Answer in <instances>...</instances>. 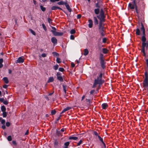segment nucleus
Here are the masks:
<instances>
[{
  "label": "nucleus",
  "instance_id": "9",
  "mask_svg": "<svg viewBox=\"0 0 148 148\" xmlns=\"http://www.w3.org/2000/svg\"><path fill=\"white\" fill-rule=\"evenodd\" d=\"M51 41L53 44L54 45H56L57 43V40L55 37H53L51 38Z\"/></svg>",
  "mask_w": 148,
  "mask_h": 148
},
{
  "label": "nucleus",
  "instance_id": "42",
  "mask_svg": "<svg viewBox=\"0 0 148 148\" xmlns=\"http://www.w3.org/2000/svg\"><path fill=\"white\" fill-rule=\"evenodd\" d=\"M56 111L54 109L51 111V113L52 115H54L56 113Z\"/></svg>",
  "mask_w": 148,
  "mask_h": 148
},
{
  "label": "nucleus",
  "instance_id": "3",
  "mask_svg": "<svg viewBox=\"0 0 148 148\" xmlns=\"http://www.w3.org/2000/svg\"><path fill=\"white\" fill-rule=\"evenodd\" d=\"M146 39H141L142 42V48L141 50H145V47H146L147 49L148 47V44L147 41H146Z\"/></svg>",
  "mask_w": 148,
  "mask_h": 148
},
{
  "label": "nucleus",
  "instance_id": "57",
  "mask_svg": "<svg viewBox=\"0 0 148 148\" xmlns=\"http://www.w3.org/2000/svg\"><path fill=\"white\" fill-rule=\"evenodd\" d=\"M3 103L5 105H7L8 103V102L7 100L4 101Z\"/></svg>",
  "mask_w": 148,
  "mask_h": 148
},
{
  "label": "nucleus",
  "instance_id": "63",
  "mask_svg": "<svg viewBox=\"0 0 148 148\" xmlns=\"http://www.w3.org/2000/svg\"><path fill=\"white\" fill-rule=\"evenodd\" d=\"M95 92V90H91L90 92V95H92Z\"/></svg>",
  "mask_w": 148,
  "mask_h": 148
},
{
  "label": "nucleus",
  "instance_id": "14",
  "mask_svg": "<svg viewBox=\"0 0 148 148\" xmlns=\"http://www.w3.org/2000/svg\"><path fill=\"white\" fill-rule=\"evenodd\" d=\"M70 142L67 141L65 142L64 143L63 148H69L68 147L69 145Z\"/></svg>",
  "mask_w": 148,
  "mask_h": 148
},
{
  "label": "nucleus",
  "instance_id": "25",
  "mask_svg": "<svg viewBox=\"0 0 148 148\" xmlns=\"http://www.w3.org/2000/svg\"><path fill=\"white\" fill-rule=\"evenodd\" d=\"M62 86H63L64 92V93H65V94H66V88H67V86L66 85H62Z\"/></svg>",
  "mask_w": 148,
  "mask_h": 148
},
{
  "label": "nucleus",
  "instance_id": "53",
  "mask_svg": "<svg viewBox=\"0 0 148 148\" xmlns=\"http://www.w3.org/2000/svg\"><path fill=\"white\" fill-rule=\"evenodd\" d=\"M51 9L52 10H57V6H53L51 7Z\"/></svg>",
  "mask_w": 148,
  "mask_h": 148
},
{
  "label": "nucleus",
  "instance_id": "2",
  "mask_svg": "<svg viewBox=\"0 0 148 148\" xmlns=\"http://www.w3.org/2000/svg\"><path fill=\"white\" fill-rule=\"evenodd\" d=\"M103 74L100 73L99 75L97 77V78L95 79V81L99 83V85H101L104 82V80L102 79Z\"/></svg>",
  "mask_w": 148,
  "mask_h": 148
},
{
  "label": "nucleus",
  "instance_id": "49",
  "mask_svg": "<svg viewBox=\"0 0 148 148\" xmlns=\"http://www.w3.org/2000/svg\"><path fill=\"white\" fill-rule=\"evenodd\" d=\"M30 31L31 33L34 35H36V33L35 32L33 31L32 29H30Z\"/></svg>",
  "mask_w": 148,
  "mask_h": 148
},
{
  "label": "nucleus",
  "instance_id": "5",
  "mask_svg": "<svg viewBox=\"0 0 148 148\" xmlns=\"http://www.w3.org/2000/svg\"><path fill=\"white\" fill-rule=\"evenodd\" d=\"M51 32H52L53 35L55 36H62L64 34L63 32H56L53 30H51Z\"/></svg>",
  "mask_w": 148,
  "mask_h": 148
},
{
  "label": "nucleus",
  "instance_id": "18",
  "mask_svg": "<svg viewBox=\"0 0 148 148\" xmlns=\"http://www.w3.org/2000/svg\"><path fill=\"white\" fill-rule=\"evenodd\" d=\"M71 108V107H67L66 108H64L63 110L62 111L61 114L63 113L64 112L67 111Z\"/></svg>",
  "mask_w": 148,
  "mask_h": 148
},
{
  "label": "nucleus",
  "instance_id": "41",
  "mask_svg": "<svg viewBox=\"0 0 148 148\" xmlns=\"http://www.w3.org/2000/svg\"><path fill=\"white\" fill-rule=\"evenodd\" d=\"M42 27L43 29L46 31L47 30V29L45 25V24L44 23H43L42 24Z\"/></svg>",
  "mask_w": 148,
  "mask_h": 148
},
{
  "label": "nucleus",
  "instance_id": "13",
  "mask_svg": "<svg viewBox=\"0 0 148 148\" xmlns=\"http://www.w3.org/2000/svg\"><path fill=\"white\" fill-rule=\"evenodd\" d=\"M105 16H100V21L99 23H101L102 24V22H104L105 21Z\"/></svg>",
  "mask_w": 148,
  "mask_h": 148
},
{
  "label": "nucleus",
  "instance_id": "51",
  "mask_svg": "<svg viewBox=\"0 0 148 148\" xmlns=\"http://www.w3.org/2000/svg\"><path fill=\"white\" fill-rule=\"evenodd\" d=\"M107 38H103L102 40V42L103 43H105L106 42Z\"/></svg>",
  "mask_w": 148,
  "mask_h": 148
},
{
  "label": "nucleus",
  "instance_id": "46",
  "mask_svg": "<svg viewBox=\"0 0 148 148\" xmlns=\"http://www.w3.org/2000/svg\"><path fill=\"white\" fill-rule=\"evenodd\" d=\"M98 138L100 141L102 143L104 142L103 141V139L100 136H98Z\"/></svg>",
  "mask_w": 148,
  "mask_h": 148
},
{
  "label": "nucleus",
  "instance_id": "6",
  "mask_svg": "<svg viewBox=\"0 0 148 148\" xmlns=\"http://www.w3.org/2000/svg\"><path fill=\"white\" fill-rule=\"evenodd\" d=\"M103 3L102 1L100 0L97 1V2L95 4V6L97 8H100L101 6H102Z\"/></svg>",
  "mask_w": 148,
  "mask_h": 148
},
{
  "label": "nucleus",
  "instance_id": "10",
  "mask_svg": "<svg viewBox=\"0 0 148 148\" xmlns=\"http://www.w3.org/2000/svg\"><path fill=\"white\" fill-rule=\"evenodd\" d=\"M104 26L102 25L101 23H99V32H104Z\"/></svg>",
  "mask_w": 148,
  "mask_h": 148
},
{
  "label": "nucleus",
  "instance_id": "35",
  "mask_svg": "<svg viewBox=\"0 0 148 148\" xmlns=\"http://www.w3.org/2000/svg\"><path fill=\"white\" fill-rule=\"evenodd\" d=\"M1 110L2 112H4L6 110V108L4 106H3L1 107Z\"/></svg>",
  "mask_w": 148,
  "mask_h": 148
},
{
  "label": "nucleus",
  "instance_id": "39",
  "mask_svg": "<svg viewBox=\"0 0 148 148\" xmlns=\"http://www.w3.org/2000/svg\"><path fill=\"white\" fill-rule=\"evenodd\" d=\"M7 139L9 141H11L12 140V136L10 135L8 136Z\"/></svg>",
  "mask_w": 148,
  "mask_h": 148
},
{
  "label": "nucleus",
  "instance_id": "1",
  "mask_svg": "<svg viewBox=\"0 0 148 148\" xmlns=\"http://www.w3.org/2000/svg\"><path fill=\"white\" fill-rule=\"evenodd\" d=\"M103 56V55L102 53H100L99 59L100 61L101 66L103 69H104L106 67L105 64L106 63V62L105 61Z\"/></svg>",
  "mask_w": 148,
  "mask_h": 148
},
{
  "label": "nucleus",
  "instance_id": "7",
  "mask_svg": "<svg viewBox=\"0 0 148 148\" xmlns=\"http://www.w3.org/2000/svg\"><path fill=\"white\" fill-rule=\"evenodd\" d=\"M143 87L147 88L148 87V79H144L143 82Z\"/></svg>",
  "mask_w": 148,
  "mask_h": 148
},
{
  "label": "nucleus",
  "instance_id": "34",
  "mask_svg": "<svg viewBox=\"0 0 148 148\" xmlns=\"http://www.w3.org/2000/svg\"><path fill=\"white\" fill-rule=\"evenodd\" d=\"M98 84H99V83H98L97 82H96V81H95L93 85L92 86V88H95L96 87L97 85Z\"/></svg>",
  "mask_w": 148,
  "mask_h": 148
},
{
  "label": "nucleus",
  "instance_id": "17",
  "mask_svg": "<svg viewBox=\"0 0 148 148\" xmlns=\"http://www.w3.org/2000/svg\"><path fill=\"white\" fill-rule=\"evenodd\" d=\"M88 22L89 23L88 24V27L89 28H91L92 27L93 22L91 19H89L88 20Z\"/></svg>",
  "mask_w": 148,
  "mask_h": 148
},
{
  "label": "nucleus",
  "instance_id": "62",
  "mask_svg": "<svg viewBox=\"0 0 148 148\" xmlns=\"http://www.w3.org/2000/svg\"><path fill=\"white\" fill-rule=\"evenodd\" d=\"M46 56H47L46 54L45 53H42L41 55V56L43 57H46Z\"/></svg>",
  "mask_w": 148,
  "mask_h": 148
},
{
  "label": "nucleus",
  "instance_id": "47",
  "mask_svg": "<svg viewBox=\"0 0 148 148\" xmlns=\"http://www.w3.org/2000/svg\"><path fill=\"white\" fill-rule=\"evenodd\" d=\"M52 19L50 18L49 17L48 18V21L50 24L51 23H52Z\"/></svg>",
  "mask_w": 148,
  "mask_h": 148
},
{
  "label": "nucleus",
  "instance_id": "56",
  "mask_svg": "<svg viewBox=\"0 0 148 148\" xmlns=\"http://www.w3.org/2000/svg\"><path fill=\"white\" fill-rule=\"evenodd\" d=\"M100 40H101V38H100L98 40V41L99 42L98 43V48L99 49H100L101 48V46L100 45V43H99V41H100Z\"/></svg>",
  "mask_w": 148,
  "mask_h": 148
},
{
  "label": "nucleus",
  "instance_id": "29",
  "mask_svg": "<svg viewBox=\"0 0 148 148\" xmlns=\"http://www.w3.org/2000/svg\"><path fill=\"white\" fill-rule=\"evenodd\" d=\"M40 8L42 10V11L43 12H44L46 10V8L45 7H43V6L42 5H40Z\"/></svg>",
  "mask_w": 148,
  "mask_h": 148
},
{
  "label": "nucleus",
  "instance_id": "24",
  "mask_svg": "<svg viewBox=\"0 0 148 148\" xmlns=\"http://www.w3.org/2000/svg\"><path fill=\"white\" fill-rule=\"evenodd\" d=\"M78 137L76 136H70L69 138V140H76L78 139Z\"/></svg>",
  "mask_w": 148,
  "mask_h": 148
},
{
  "label": "nucleus",
  "instance_id": "50",
  "mask_svg": "<svg viewBox=\"0 0 148 148\" xmlns=\"http://www.w3.org/2000/svg\"><path fill=\"white\" fill-rule=\"evenodd\" d=\"M59 71H60L62 72L64 71V69L62 67H60L59 69Z\"/></svg>",
  "mask_w": 148,
  "mask_h": 148
},
{
  "label": "nucleus",
  "instance_id": "31",
  "mask_svg": "<svg viewBox=\"0 0 148 148\" xmlns=\"http://www.w3.org/2000/svg\"><path fill=\"white\" fill-rule=\"evenodd\" d=\"M145 77L144 79H148V74L147 71L145 73Z\"/></svg>",
  "mask_w": 148,
  "mask_h": 148
},
{
  "label": "nucleus",
  "instance_id": "15",
  "mask_svg": "<svg viewBox=\"0 0 148 148\" xmlns=\"http://www.w3.org/2000/svg\"><path fill=\"white\" fill-rule=\"evenodd\" d=\"M133 3H134L135 6V8L136 11V13L137 14L138 13V7L137 5V3L136 0H133Z\"/></svg>",
  "mask_w": 148,
  "mask_h": 148
},
{
  "label": "nucleus",
  "instance_id": "61",
  "mask_svg": "<svg viewBox=\"0 0 148 148\" xmlns=\"http://www.w3.org/2000/svg\"><path fill=\"white\" fill-rule=\"evenodd\" d=\"M12 143L14 145H17V143L16 142V141L15 140H13L12 141Z\"/></svg>",
  "mask_w": 148,
  "mask_h": 148
},
{
  "label": "nucleus",
  "instance_id": "20",
  "mask_svg": "<svg viewBox=\"0 0 148 148\" xmlns=\"http://www.w3.org/2000/svg\"><path fill=\"white\" fill-rule=\"evenodd\" d=\"M99 8H97L94 9V12L95 14L97 15L99 14L100 12Z\"/></svg>",
  "mask_w": 148,
  "mask_h": 148
},
{
  "label": "nucleus",
  "instance_id": "45",
  "mask_svg": "<svg viewBox=\"0 0 148 148\" xmlns=\"http://www.w3.org/2000/svg\"><path fill=\"white\" fill-rule=\"evenodd\" d=\"M52 54L54 56H59V54L56 52H53L52 53Z\"/></svg>",
  "mask_w": 148,
  "mask_h": 148
},
{
  "label": "nucleus",
  "instance_id": "36",
  "mask_svg": "<svg viewBox=\"0 0 148 148\" xmlns=\"http://www.w3.org/2000/svg\"><path fill=\"white\" fill-rule=\"evenodd\" d=\"M141 52L143 53V56L146 58V54L145 52V50H141Z\"/></svg>",
  "mask_w": 148,
  "mask_h": 148
},
{
  "label": "nucleus",
  "instance_id": "19",
  "mask_svg": "<svg viewBox=\"0 0 148 148\" xmlns=\"http://www.w3.org/2000/svg\"><path fill=\"white\" fill-rule=\"evenodd\" d=\"M93 18L95 25H97L98 24L99 22L97 17L95 16H94Z\"/></svg>",
  "mask_w": 148,
  "mask_h": 148
},
{
  "label": "nucleus",
  "instance_id": "55",
  "mask_svg": "<svg viewBox=\"0 0 148 148\" xmlns=\"http://www.w3.org/2000/svg\"><path fill=\"white\" fill-rule=\"evenodd\" d=\"M93 134L94 135H95L96 136H99L98 135V133L96 131H94L93 132Z\"/></svg>",
  "mask_w": 148,
  "mask_h": 148
},
{
  "label": "nucleus",
  "instance_id": "4",
  "mask_svg": "<svg viewBox=\"0 0 148 148\" xmlns=\"http://www.w3.org/2000/svg\"><path fill=\"white\" fill-rule=\"evenodd\" d=\"M141 27L140 28V30L141 31H143V36L142 37L141 39H146L145 37L146 34L145 33V30L144 28V25L142 22L140 23Z\"/></svg>",
  "mask_w": 148,
  "mask_h": 148
},
{
  "label": "nucleus",
  "instance_id": "54",
  "mask_svg": "<svg viewBox=\"0 0 148 148\" xmlns=\"http://www.w3.org/2000/svg\"><path fill=\"white\" fill-rule=\"evenodd\" d=\"M56 75L57 77H58V76H60L62 75V73L60 72H58L57 73Z\"/></svg>",
  "mask_w": 148,
  "mask_h": 148
},
{
  "label": "nucleus",
  "instance_id": "37",
  "mask_svg": "<svg viewBox=\"0 0 148 148\" xmlns=\"http://www.w3.org/2000/svg\"><path fill=\"white\" fill-rule=\"evenodd\" d=\"M59 142L57 139H56L55 140L54 143V145L57 146L58 145Z\"/></svg>",
  "mask_w": 148,
  "mask_h": 148
},
{
  "label": "nucleus",
  "instance_id": "12",
  "mask_svg": "<svg viewBox=\"0 0 148 148\" xmlns=\"http://www.w3.org/2000/svg\"><path fill=\"white\" fill-rule=\"evenodd\" d=\"M68 10L70 12H71L72 11V9L70 8L69 5L67 3V1L66 2L65 4L64 5Z\"/></svg>",
  "mask_w": 148,
  "mask_h": 148
},
{
  "label": "nucleus",
  "instance_id": "38",
  "mask_svg": "<svg viewBox=\"0 0 148 148\" xmlns=\"http://www.w3.org/2000/svg\"><path fill=\"white\" fill-rule=\"evenodd\" d=\"M59 67V66L58 64H56V65L54 66L53 67V68L55 70H56L58 69Z\"/></svg>",
  "mask_w": 148,
  "mask_h": 148
},
{
  "label": "nucleus",
  "instance_id": "60",
  "mask_svg": "<svg viewBox=\"0 0 148 148\" xmlns=\"http://www.w3.org/2000/svg\"><path fill=\"white\" fill-rule=\"evenodd\" d=\"M81 15L80 14H78L77 15V19H79L81 17Z\"/></svg>",
  "mask_w": 148,
  "mask_h": 148
},
{
  "label": "nucleus",
  "instance_id": "43",
  "mask_svg": "<svg viewBox=\"0 0 148 148\" xmlns=\"http://www.w3.org/2000/svg\"><path fill=\"white\" fill-rule=\"evenodd\" d=\"M57 9H59L61 10H62L63 12H64V13H65L66 14H67L66 12H65V11H64L63 9H62V8H61L60 7L57 6Z\"/></svg>",
  "mask_w": 148,
  "mask_h": 148
},
{
  "label": "nucleus",
  "instance_id": "22",
  "mask_svg": "<svg viewBox=\"0 0 148 148\" xmlns=\"http://www.w3.org/2000/svg\"><path fill=\"white\" fill-rule=\"evenodd\" d=\"M3 79L5 84H8L9 82L8 78L6 77H4Z\"/></svg>",
  "mask_w": 148,
  "mask_h": 148
},
{
  "label": "nucleus",
  "instance_id": "64",
  "mask_svg": "<svg viewBox=\"0 0 148 148\" xmlns=\"http://www.w3.org/2000/svg\"><path fill=\"white\" fill-rule=\"evenodd\" d=\"M145 61L146 62V63L147 64V66L148 67V58L145 59Z\"/></svg>",
  "mask_w": 148,
  "mask_h": 148
},
{
  "label": "nucleus",
  "instance_id": "27",
  "mask_svg": "<svg viewBox=\"0 0 148 148\" xmlns=\"http://www.w3.org/2000/svg\"><path fill=\"white\" fill-rule=\"evenodd\" d=\"M57 79L58 80L60 81L61 82H62L63 81V77L61 76H58L57 77Z\"/></svg>",
  "mask_w": 148,
  "mask_h": 148
},
{
  "label": "nucleus",
  "instance_id": "8",
  "mask_svg": "<svg viewBox=\"0 0 148 148\" xmlns=\"http://www.w3.org/2000/svg\"><path fill=\"white\" fill-rule=\"evenodd\" d=\"M24 61V59L22 57H19L16 61V63H23Z\"/></svg>",
  "mask_w": 148,
  "mask_h": 148
},
{
  "label": "nucleus",
  "instance_id": "44",
  "mask_svg": "<svg viewBox=\"0 0 148 148\" xmlns=\"http://www.w3.org/2000/svg\"><path fill=\"white\" fill-rule=\"evenodd\" d=\"M3 117H5L7 116V112L5 111L3 112Z\"/></svg>",
  "mask_w": 148,
  "mask_h": 148
},
{
  "label": "nucleus",
  "instance_id": "48",
  "mask_svg": "<svg viewBox=\"0 0 148 148\" xmlns=\"http://www.w3.org/2000/svg\"><path fill=\"white\" fill-rule=\"evenodd\" d=\"M82 142L83 140H80L79 142L78 143H77V146H79L82 143Z\"/></svg>",
  "mask_w": 148,
  "mask_h": 148
},
{
  "label": "nucleus",
  "instance_id": "21",
  "mask_svg": "<svg viewBox=\"0 0 148 148\" xmlns=\"http://www.w3.org/2000/svg\"><path fill=\"white\" fill-rule=\"evenodd\" d=\"M102 52L104 54H107L108 53V50L106 48H103L102 49Z\"/></svg>",
  "mask_w": 148,
  "mask_h": 148
},
{
  "label": "nucleus",
  "instance_id": "58",
  "mask_svg": "<svg viewBox=\"0 0 148 148\" xmlns=\"http://www.w3.org/2000/svg\"><path fill=\"white\" fill-rule=\"evenodd\" d=\"M75 39V37L73 35H71L70 36V39L72 40H74Z\"/></svg>",
  "mask_w": 148,
  "mask_h": 148
},
{
  "label": "nucleus",
  "instance_id": "16",
  "mask_svg": "<svg viewBox=\"0 0 148 148\" xmlns=\"http://www.w3.org/2000/svg\"><path fill=\"white\" fill-rule=\"evenodd\" d=\"M108 106V104L107 103H104L101 105L102 108L103 109H106Z\"/></svg>",
  "mask_w": 148,
  "mask_h": 148
},
{
  "label": "nucleus",
  "instance_id": "28",
  "mask_svg": "<svg viewBox=\"0 0 148 148\" xmlns=\"http://www.w3.org/2000/svg\"><path fill=\"white\" fill-rule=\"evenodd\" d=\"M56 133L58 136H62L61 133L60 131V130H57L56 131Z\"/></svg>",
  "mask_w": 148,
  "mask_h": 148
},
{
  "label": "nucleus",
  "instance_id": "52",
  "mask_svg": "<svg viewBox=\"0 0 148 148\" xmlns=\"http://www.w3.org/2000/svg\"><path fill=\"white\" fill-rule=\"evenodd\" d=\"M60 59L59 58H57L56 59V62L58 63H60L61 62L60 61Z\"/></svg>",
  "mask_w": 148,
  "mask_h": 148
},
{
  "label": "nucleus",
  "instance_id": "33",
  "mask_svg": "<svg viewBox=\"0 0 148 148\" xmlns=\"http://www.w3.org/2000/svg\"><path fill=\"white\" fill-rule=\"evenodd\" d=\"M100 16H105L104 13L102 9H101L100 10Z\"/></svg>",
  "mask_w": 148,
  "mask_h": 148
},
{
  "label": "nucleus",
  "instance_id": "11",
  "mask_svg": "<svg viewBox=\"0 0 148 148\" xmlns=\"http://www.w3.org/2000/svg\"><path fill=\"white\" fill-rule=\"evenodd\" d=\"M128 7L131 9H134L135 7V6L134 3H133H133H130L129 4Z\"/></svg>",
  "mask_w": 148,
  "mask_h": 148
},
{
  "label": "nucleus",
  "instance_id": "40",
  "mask_svg": "<svg viewBox=\"0 0 148 148\" xmlns=\"http://www.w3.org/2000/svg\"><path fill=\"white\" fill-rule=\"evenodd\" d=\"M76 31L74 29H72L71 30L70 33L71 34H73L75 33Z\"/></svg>",
  "mask_w": 148,
  "mask_h": 148
},
{
  "label": "nucleus",
  "instance_id": "32",
  "mask_svg": "<svg viewBox=\"0 0 148 148\" xmlns=\"http://www.w3.org/2000/svg\"><path fill=\"white\" fill-rule=\"evenodd\" d=\"M136 34L138 35H140V30L139 29L137 28L136 31Z\"/></svg>",
  "mask_w": 148,
  "mask_h": 148
},
{
  "label": "nucleus",
  "instance_id": "59",
  "mask_svg": "<svg viewBox=\"0 0 148 148\" xmlns=\"http://www.w3.org/2000/svg\"><path fill=\"white\" fill-rule=\"evenodd\" d=\"M6 125L8 127H9L10 125V123L9 122H7L6 123Z\"/></svg>",
  "mask_w": 148,
  "mask_h": 148
},
{
  "label": "nucleus",
  "instance_id": "26",
  "mask_svg": "<svg viewBox=\"0 0 148 148\" xmlns=\"http://www.w3.org/2000/svg\"><path fill=\"white\" fill-rule=\"evenodd\" d=\"M88 53H89V51H88V49H85L84 50V56H86L88 54Z\"/></svg>",
  "mask_w": 148,
  "mask_h": 148
},
{
  "label": "nucleus",
  "instance_id": "23",
  "mask_svg": "<svg viewBox=\"0 0 148 148\" xmlns=\"http://www.w3.org/2000/svg\"><path fill=\"white\" fill-rule=\"evenodd\" d=\"M54 80V79L53 77H49L47 82L48 83L53 82Z\"/></svg>",
  "mask_w": 148,
  "mask_h": 148
},
{
  "label": "nucleus",
  "instance_id": "30",
  "mask_svg": "<svg viewBox=\"0 0 148 148\" xmlns=\"http://www.w3.org/2000/svg\"><path fill=\"white\" fill-rule=\"evenodd\" d=\"M65 3L66 2H64L63 1H62L60 2H58L57 4L59 5H63L65 4Z\"/></svg>",
  "mask_w": 148,
  "mask_h": 148
}]
</instances>
